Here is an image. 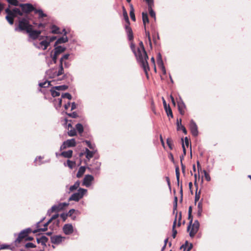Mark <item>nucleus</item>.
Wrapping results in <instances>:
<instances>
[{
    "label": "nucleus",
    "mask_w": 251,
    "mask_h": 251,
    "mask_svg": "<svg viewBox=\"0 0 251 251\" xmlns=\"http://www.w3.org/2000/svg\"><path fill=\"white\" fill-rule=\"evenodd\" d=\"M140 48L138 49L137 60L140 63L141 66L143 69L147 77L148 78V72L150 70L147 60L148 56L145 51L143 43L142 41L139 43Z\"/></svg>",
    "instance_id": "obj_1"
},
{
    "label": "nucleus",
    "mask_w": 251,
    "mask_h": 251,
    "mask_svg": "<svg viewBox=\"0 0 251 251\" xmlns=\"http://www.w3.org/2000/svg\"><path fill=\"white\" fill-rule=\"evenodd\" d=\"M123 16L127 24L125 25V29L127 34L128 38L129 41H131L133 39V33L131 27L129 26V20L127 13L124 7H123Z\"/></svg>",
    "instance_id": "obj_2"
},
{
    "label": "nucleus",
    "mask_w": 251,
    "mask_h": 251,
    "mask_svg": "<svg viewBox=\"0 0 251 251\" xmlns=\"http://www.w3.org/2000/svg\"><path fill=\"white\" fill-rule=\"evenodd\" d=\"M32 26V25L29 24V21L25 18H23L19 21V27H16L15 30L16 31H23L25 30L26 32Z\"/></svg>",
    "instance_id": "obj_3"
},
{
    "label": "nucleus",
    "mask_w": 251,
    "mask_h": 251,
    "mask_svg": "<svg viewBox=\"0 0 251 251\" xmlns=\"http://www.w3.org/2000/svg\"><path fill=\"white\" fill-rule=\"evenodd\" d=\"M200 224L198 220L194 221V223L189 225L187 227V231L189 232V235L191 237H193L199 230Z\"/></svg>",
    "instance_id": "obj_4"
},
{
    "label": "nucleus",
    "mask_w": 251,
    "mask_h": 251,
    "mask_svg": "<svg viewBox=\"0 0 251 251\" xmlns=\"http://www.w3.org/2000/svg\"><path fill=\"white\" fill-rule=\"evenodd\" d=\"M87 190L83 188H79L76 193H74L69 199V201H78L87 192Z\"/></svg>",
    "instance_id": "obj_5"
},
{
    "label": "nucleus",
    "mask_w": 251,
    "mask_h": 251,
    "mask_svg": "<svg viewBox=\"0 0 251 251\" xmlns=\"http://www.w3.org/2000/svg\"><path fill=\"white\" fill-rule=\"evenodd\" d=\"M69 205L68 203L62 202L56 205H53L50 209L48 211V214H50L54 212H58L63 210L65 207Z\"/></svg>",
    "instance_id": "obj_6"
},
{
    "label": "nucleus",
    "mask_w": 251,
    "mask_h": 251,
    "mask_svg": "<svg viewBox=\"0 0 251 251\" xmlns=\"http://www.w3.org/2000/svg\"><path fill=\"white\" fill-rule=\"evenodd\" d=\"M30 38L35 40L37 39L41 33V30H33L32 26L26 32Z\"/></svg>",
    "instance_id": "obj_7"
},
{
    "label": "nucleus",
    "mask_w": 251,
    "mask_h": 251,
    "mask_svg": "<svg viewBox=\"0 0 251 251\" xmlns=\"http://www.w3.org/2000/svg\"><path fill=\"white\" fill-rule=\"evenodd\" d=\"M190 129L191 130V132L193 136L196 137L198 135V126L196 123L194 122L193 120H191L190 121V123L189 125Z\"/></svg>",
    "instance_id": "obj_8"
},
{
    "label": "nucleus",
    "mask_w": 251,
    "mask_h": 251,
    "mask_svg": "<svg viewBox=\"0 0 251 251\" xmlns=\"http://www.w3.org/2000/svg\"><path fill=\"white\" fill-rule=\"evenodd\" d=\"M94 178L92 175H86L83 179L82 185L87 187H89L91 185L92 182L94 180Z\"/></svg>",
    "instance_id": "obj_9"
},
{
    "label": "nucleus",
    "mask_w": 251,
    "mask_h": 251,
    "mask_svg": "<svg viewBox=\"0 0 251 251\" xmlns=\"http://www.w3.org/2000/svg\"><path fill=\"white\" fill-rule=\"evenodd\" d=\"M20 6L22 10L25 13H29L35 9L33 5L30 3L20 4Z\"/></svg>",
    "instance_id": "obj_10"
},
{
    "label": "nucleus",
    "mask_w": 251,
    "mask_h": 251,
    "mask_svg": "<svg viewBox=\"0 0 251 251\" xmlns=\"http://www.w3.org/2000/svg\"><path fill=\"white\" fill-rule=\"evenodd\" d=\"M5 11L7 14L5 17L6 19L10 25H13L14 23V18L15 17L13 16L11 10L10 9L9 7H8L5 10Z\"/></svg>",
    "instance_id": "obj_11"
},
{
    "label": "nucleus",
    "mask_w": 251,
    "mask_h": 251,
    "mask_svg": "<svg viewBox=\"0 0 251 251\" xmlns=\"http://www.w3.org/2000/svg\"><path fill=\"white\" fill-rule=\"evenodd\" d=\"M177 102L178 109L180 114L181 115H184L185 113L184 110L186 108V105L180 97H179V100H177Z\"/></svg>",
    "instance_id": "obj_12"
},
{
    "label": "nucleus",
    "mask_w": 251,
    "mask_h": 251,
    "mask_svg": "<svg viewBox=\"0 0 251 251\" xmlns=\"http://www.w3.org/2000/svg\"><path fill=\"white\" fill-rule=\"evenodd\" d=\"M65 238L61 235H54L50 237L51 242L54 244H59Z\"/></svg>",
    "instance_id": "obj_13"
},
{
    "label": "nucleus",
    "mask_w": 251,
    "mask_h": 251,
    "mask_svg": "<svg viewBox=\"0 0 251 251\" xmlns=\"http://www.w3.org/2000/svg\"><path fill=\"white\" fill-rule=\"evenodd\" d=\"M50 45V42L47 40H43L41 41L39 45L34 43V45L38 49H42L43 50H45L47 49L48 47Z\"/></svg>",
    "instance_id": "obj_14"
},
{
    "label": "nucleus",
    "mask_w": 251,
    "mask_h": 251,
    "mask_svg": "<svg viewBox=\"0 0 251 251\" xmlns=\"http://www.w3.org/2000/svg\"><path fill=\"white\" fill-rule=\"evenodd\" d=\"M63 230L66 235H70L73 232V226L71 224H65L63 227Z\"/></svg>",
    "instance_id": "obj_15"
},
{
    "label": "nucleus",
    "mask_w": 251,
    "mask_h": 251,
    "mask_svg": "<svg viewBox=\"0 0 251 251\" xmlns=\"http://www.w3.org/2000/svg\"><path fill=\"white\" fill-rule=\"evenodd\" d=\"M27 236L25 233V230H22L19 234L18 238L16 239L15 242L17 243H20L22 240L25 238Z\"/></svg>",
    "instance_id": "obj_16"
},
{
    "label": "nucleus",
    "mask_w": 251,
    "mask_h": 251,
    "mask_svg": "<svg viewBox=\"0 0 251 251\" xmlns=\"http://www.w3.org/2000/svg\"><path fill=\"white\" fill-rule=\"evenodd\" d=\"M46 74L47 76L50 78H53L58 76L57 75H54L55 74H56V72L53 69L47 71Z\"/></svg>",
    "instance_id": "obj_17"
},
{
    "label": "nucleus",
    "mask_w": 251,
    "mask_h": 251,
    "mask_svg": "<svg viewBox=\"0 0 251 251\" xmlns=\"http://www.w3.org/2000/svg\"><path fill=\"white\" fill-rule=\"evenodd\" d=\"M50 223L49 222V220L45 224H44L43 228H41L39 227V228H37V229L33 230L32 232L34 233H37L40 231H45L48 229V226Z\"/></svg>",
    "instance_id": "obj_18"
},
{
    "label": "nucleus",
    "mask_w": 251,
    "mask_h": 251,
    "mask_svg": "<svg viewBox=\"0 0 251 251\" xmlns=\"http://www.w3.org/2000/svg\"><path fill=\"white\" fill-rule=\"evenodd\" d=\"M68 41V39L67 36H63L62 37L58 38L57 41L55 43L54 46H56L57 44L65 43L67 42Z\"/></svg>",
    "instance_id": "obj_19"
},
{
    "label": "nucleus",
    "mask_w": 251,
    "mask_h": 251,
    "mask_svg": "<svg viewBox=\"0 0 251 251\" xmlns=\"http://www.w3.org/2000/svg\"><path fill=\"white\" fill-rule=\"evenodd\" d=\"M66 48L61 46H57L54 48V52L59 55L66 50Z\"/></svg>",
    "instance_id": "obj_20"
},
{
    "label": "nucleus",
    "mask_w": 251,
    "mask_h": 251,
    "mask_svg": "<svg viewBox=\"0 0 251 251\" xmlns=\"http://www.w3.org/2000/svg\"><path fill=\"white\" fill-rule=\"evenodd\" d=\"M60 155L65 158H71L73 155V151L72 150H68L67 151L62 152Z\"/></svg>",
    "instance_id": "obj_21"
},
{
    "label": "nucleus",
    "mask_w": 251,
    "mask_h": 251,
    "mask_svg": "<svg viewBox=\"0 0 251 251\" xmlns=\"http://www.w3.org/2000/svg\"><path fill=\"white\" fill-rule=\"evenodd\" d=\"M48 239L45 236H42L40 238H37L38 243H40L43 246H46V243L48 242Z\"/></svg>",
    "instance_id": "obj_22"
},
{
    "label": "nucleus",
    "mask_w": 251,
    "mask_h": 251,
    "mask_svg": "<svg viewBox=\"0 0 251 251\" xmlns=\"http://www.w3.org/2000/svg\"><path fill=\"white\" fill-rule=\"evenodd\" d=\"M85 152H86V157L89 160L90 158L93 157V156H94V154L96 153V151H90L87 148H86Z\"/></svg>",
    "instance_id": "obj_23"
},
{
    "label": "nucleus",
    "mask_w": 251,
    "mask_h": 251,
    "mask_svg": "<svg viewBox=\"0 0 251 251\" xmlns=\"http://www.w3.org/2000/svg\"><path fill=\"white\" fill-rule=\"evenodd\" d=\"M68 148L75 147L76 142L75 139H69L65 141Z\"/></svg>",
    "instance_id": "obj_24"
},
{
    "label": "nucleus",
    "mask_w": 251,
    "mask_h": 251,
    "mask_svg": "<svg viewBox=\"0 0 251 251\" xmlns=\"http://www.w3.org/2000/svg\"><path fill=\"white\" fill-rule=\"evenodd\" d=\"M34 12L36 14H38V17L39 19L46 17L47 16V14L44 13L42 9H35Z\"/></svg>",
    "instance_id": "obj_25"
},
{
    "label": "nucleus",
    "mask_w": 251,
    "mask_h": 251,
    "mask_svg": "<svg viewBox=\"0 0 251 251\" xmlns=\"http://www.w3.org/2000/svg\"><path fill=\"white\" fill-rule=\"evenodd\" d=\"M142 15L143 22L144 25L145 29H146V24L149 22L148 14L147 13L143 12Z\"/></svg>",
    "instance_id": "obj_26"
},
{
    "label": "nucleus",
    "mask_w": 251,
    "mask_h": 251,
    "mask_svg": "<svg viewBox=\"0 0 251 251\" xmlns=\"http://www.w3.org/2000/svg\"><path fill=\"white\" fill-rule=\"evenodd\" d=\"M51 33L53 34H62V33L59 31V28L55 25L51 26Z\"/></svg>",
    "instance_id": "obj_27"
},
{
    "label": "nucleus",
    "mask_w": 251,
    "mask_h": 251,
    "mask_svg": "<svg viewBox=\"0 0 251 251\" xmlns=\"http://www.w3.org/2000/svg\"><path fill=\"white\" fill-rule=\"evenodd\" d=\"M85 171V167H83V166L80 167L79 168L78 171L77 173L76 176L78 178L80 177L83 175Z\"/></svg>",
    "instance_id": "obj_28"
},
{
    "label": "nucleus",
    "mask_w": 251,
    "mask_h": 251,
    "mask_svg": "<svg viewBox=\"0 0 251 251\" xmlns=\"http://www.w3.org/2000/svg\"><path fill=\"white\" fill-rule=\"evenodd\" d=\"M79 185H80V181L78 180L76 181L73 185L71 186L70 187V188H69L70 191L73 192V191L75 190L79 187Z\"/></svg>",
    "instance_id": "obj_29"
},
{
    "label": "nucleus",
    "mask_w": 251,
    "mask_h": 251,
    "mask_svg": "<svg viewBox=\"0 0 251 251\" xmlns=\"http://www.w3.org/2000/svg\"><path fill=\"white\" fill-rule=\"evenodd\" d=\"M13 16L15 17L17 15L22 16L23 15L22 12L20 11L19 8H15L11 10Z\"/></svg>",
    "instance_id": "obj_30"
},
{
    "label": "nucleus",
    "mask_w": 251,
    "mask_h": 251,
    "mask_svg": "<svg viewBox=\"0 0 251 251\" xmlns=\"http://www.w3.org/2000/svg\"><path fill=\"white\" fill-rule=\"evenodd\" d=\"M54 104L56 109H58L61 106L62 99L61 98H59L58 100H55L54 101Z\"/></svg>",
    "instance_id": "obj_31"
},
{
    "label": "nucleus",
    "mask_w": 251,
    "mask_h": 251,
    "mask_svg": "<svg viewBox=\"0 0 251 251\" xmlns=\"http://www.w3.org/2000/svg\"><path fill=\"white\" fill-rule=\"evenodd\" d=\"M64 73V69L63 67V63L62 62H60L59 66V70L58 72H56V74H55L54 75H57V76H59L62 75Z\"/></svg>",
    "instance_id": "obj_32"
},
{
    "label": "nucleus",
    "mask_w": 251,
    "mask_h": 251,
    "mask_svg": "<svg viewBox=\"0 0 251 251\" xmlns=\"http://www.w3.org/2000/svg\"><path fill=\"white\" fill-rule=\"evenodd\" d=\"M130 16L131 17V20H133V21H135L136 19H135V14H134V10L133 6L132 4H131L130 6Z\"/></svg>",
    "instance_id": "obj_33"
},
{
    "label": "nucleus",
    "mask_w": 251,
    "mask_h": 251,
    "mask_svg": "<svg viewBox=\"0 0 251 251\" xmlns=\"http://www.w3.org/2000/svg\"><path fill=\"white\" fill-rule=\"evenodd\" d=\"M58 55V54H56V53H55L53 51H52L50 52V57L52 58V60L54 64L56 63Z\"/></svg>",
    "instance_id": "obj_34"
},
{
    "label": "nucleus",
    "mask_w": 251,
    "mask_h": 251,
    "mask_svg": "<svg viewBox=\"0 0 251 251\" xmlns=\"http://www.w3.org/2000/svg\"><path fill=\"white\" fill-rule=\"evenodd\" d=\"M192 206H189L188 209V219L190 220V224H192L193 218L192 216Z\"/></svg>",
    "instance_id": "obj_35"
},
{
    "label": "nucleus",
    "mask_w": 251,
    "mask_h": 251,
    "mask_svg": "<svg viewBox=\"0 0 251 251\" xmlns=\"http://www.w3.org/2000/svg\"><path fill=\"white\" fill-rule=\"evenodd\" d=\"M75 128L76 130L78 131L79 133L81 134L83 131V126L81 124H77L75 126Z\"/></svg>",
    "instance_id": "obj_36"
},
{
    "label": "nucleus",
    "mask_w": 251,
    "mask_h": 251,
    "mask_svg": "<svg viewBox=\"0 0 251 251\" xmlns=\"http://www.w3.org/2000/svg\"><path fill=\"white\" fill-rule=\"evenodd\" d=\"M51 81H45L44 82H41L39 83V86L41 87L46 88L48 87L49 85H50Z\"/></svg>",
    "instance_id": "obj_37"
},
{
    "label": "nucleus",
    "mask_w": 251,
    "mask_h": 251,
    "mask_svg": "<svg viewBox=\"0 0 251 251\" xmlns=\"http://www.w3.org/2000/svg\"><path fill=\"white\" fill-rule=\"evenodd\" d=\"M54 88L55 90H57L58 91H64L66 90L68 88V86L65 85H60V86H57L54 87Z\"/></svg>",
    "instance_id": "obj_38"
},
{
    "label": "nucleus",
    "mask_w": 251,
    "mask_h": 251,
    "mask_svg": "<svg viewBox=\"0 0 251 251\" xmlns=\"http://www.w3.org/2000/svg\"><path fill=\"white\" fill-rule=\"evenodd\" d=\"M175 171H176V177L177 184H178V186H179V175H180V174H179V170L178 167H176V168Z\"/></svg>",
    "instance_id": "obj_39"
},
{
    "label": "nucleus",
    "mask_w": 251,
    "mask_h": 251,
    "mask_svg": "<svg viewBox=\"0 0 251 251\" xmlns=\"http://www.w3.org/2000/svg\"><path fill=\"white\" fill-rule=\"evenodd\" d=\"M165 111L168 116H170L171 118L173 117V113L169 105H168V108L165 109Z\"/></svg>",
    "instance_id": "obj_40"
},
{
    "label": "nucleus",
    "mask_w": 251,
    "mask_h": 251,
    "mask_svg": "<svg viewBox=\"0 0 251 251\" xmlns=\"http://www.w3.org/2000/svg\"><path fill=\"white\" fill-rule=\"evenodd\" d=\"M67 166L70 169H73L75 167V162L70 161V160H68L67 161Z\"/></svg>",
    "instance_id": "obj_41"
},
{
    "label": "nucleus",
    "mask_w": 251,
    "mask_h": 251,
    "mask_svg": "<svg viewBox=\"0 0 251 251\" xmlns=\"http://www.w3.org/2000/svg\"><path fill=\"white\" fill-rule=\"evenodd\" d=\"M50 92L52 96L53 97H57L60 95V93L56 91L54 88L50 90Z\"/></svg>",
    "instance_id": "obj_42"
},
{
    "label": "nucleus",
    "mask_w": 251,
    "mask_h": 251,
    "mask_svg": "<svg viewBox=\"0 0 251 251\" xmlns=\"http://www.w3.org/2000/svg\"><path fill=\"white\" fill-rule=\"evenodd\" d=\"M167 144L169 146L170 149L172 150L173 146V142L171 138H168L167 139Z\"/></svg>",
    "instance_id": "obj_43"
},
{
    "label": "nucleus",
    "mask_w": 251,
    "mask_h": 251,
    "mask_svg": "<svg viewBox=\"0 0 251 251\" xmlns=\"http://www.w3.org/2000/svg\"><path fill=\"white\" fill-rule=\"evenodd\" d=\"M11 5L17 6L19 4L18 1L17 0H6Z\"/></svg>",
    "instance_id": "obj_44"
},
{
    "label": "nucleus",
    "mask_w": 251,
    "mask_h": 251,
    "mask_svg": "<svg viewBox=\"0 0 251 251\" xmlns=\"http://www.w3.org/2000/svg\"><path fill=\"white\" fill-rule=\"evenodd\" d=\"M130 48L133 53H134L135 55L136 56V58H137L138 57V51H136L135 50V45L131 43L130 44Z\"/></svg>",
    "instance_id": "obj_45"
},
{
    "label": "nucleus",
    "mask_w": 251,
    "mask_h": 251,
    "mask_svg": "<svg viewBox=\"0 0 251 251\" xmlns=\"http://www.w3.org/2000/svg\"><path fill=\"white\" fill-rule=\"evenodd\" d=\"M68 133L69 136H74L76 134L75 129V128H73V129H71V130H70L68 131Z\"/></svg>",
    "instance_id": "obj_46"
},
{
    "label": "nucleus",
    "mask_w": 251,
    "mask_h": 251,
    "mask_svg": "<svg viewBox=\"0 0 251 251\" xmlns=\"http://www.w3.org/2000/svg\"><path fill=\"white\" fill-rule=\"evenodd\" d=\"M70 56L69 54H65L62 56V57L60 59V62H62L63 64V62L65 60H67L68 59Z\"/></svg>",
    "instance_id": "obj_47"
},
{
    "label": "nucleus",
    "mask_w": 251,
    "mask_h": 251,
    "mask_svg": "<svg viewBox=\"0 0 251 251\" xmlns=\"http://www.w3.org/2000/svg\"><path fill=\"white\" fill-rule=\"evenodd\" d=\"M61 97L63 98H67L68 100H71L72 99L71 95L68 93L63 94L61 96Z\"/></svg>",
    "instance_id": "obj_48"
},
{
    "label": "nucleus",
    "mask_w": 251,
    "mask_h": 251,
    "mask_svg": "<svg viewBox=\"0 0 251 251\" xmlns=\"http://www.w3.org/2000/svg\"><path fill=\"white\" fill-rule=\"evenodd\" d=\"M85 142H86L87 145L89 147V148L90 149H92V151H95L94 150V149H95V145H94L92 144L91 143V142L90 141H85Z\"/></svg>",
    "instance_id": "obj_49"
},
{
    "label": "nucleus",
    "mask_w": 251,
    "mask_h": 251,
    "mask_svg": "<svg viewBox=\"0 0 251 251\" xmlns=\"http://www.w3.org/2000/svg\"><path fill=\"white\" fill-rule=\"evenodd\" d=\"M203 172L206 180L208 181H209L211 180V178L209 175L207 173V172L205 170H203Z\"/></svg>",
    "instance_id": "obj_50"
},
{
    "label": "nucleus",
    "mask_w": 251,
    "mask_h": 251,
    "mask_svg": "<svg viewBox=\"0 0 251 251\" xmlns=\"http://www.w3.org/2000/svg\"><path fill=\"white\" fill-rule=\"evenodd\" d=\"M157 63L158 67L161 68L162 67H164L163 62L162 59H157Z\"/></svg>",
    "instance_id": "obj_51"
},
{
    "label": "nucleus",
    "mask_w": 251,
    "mask_h": 251,
    "mask_svg": "<svg viewBox=\"0 0 251 251\" xmlns=\"http://www.w3.org/2000/svg\"><path fill=\"white\" fill-rule=\"evenodd\" d=\"M149 13H150V16L153 18L155 20L156 19V17H155V12L153 11V10L152 9V8H151V9L149 10Z\"/></svg>",
    "instance_id": "obj_52"
},
{
    "label": "nucleus",
    "mask_w": 251,
    "mask_h": 251,
    "mask_svg": "<svg viewBox=\"0 0 251 251\" xmlns=\"http://www.w3.org/2000/svg\"><path fill=\"white\" fill-rule=\"evenodd\" d=\"M42 158H43L41 156H39L38 157L36 158L35 159V161H34L36 165H39L41 164L42 163L40 162V160Z\"/></svg>",
    "instance_id": "obj_53"
},
{
    "label": "nucleus",
    "mask_w": 251,
    "mask_h": 251,
    "mask_svg": "<svg viewBox=\"0 0 251 251\" xmlns=\"http://www.w3.org/2000/svg\"><path fill=\"white\" fill-rule=\"evenodd\" d=\"M181 140L182 141V147L183 148V155L182 156V157H180V159H181V160H182V158H183V156L186 155V148L185 147V145L184 144L183 140V139H182Z\"/></svg>",
    "instance_id": "obj_54"
},
{
    "label": "nucleus",
    "mask_w": 251,
    "mask_h": 251,
    "mask_svg": "<svg viewBox=\"0 0 251 251\" xmlns=\"http://www.w3.org/2000/svg\"><path fill=\"white\" fill-rule=\"evenodd\" d=\"M25 247L26 248H35L36 246L32 243H27L25 244Z\"/></svg>",
    "instance_id": "obj_55"
},
{
    "label": "nucleus",
    "mask_w": 251,
    "mask_h": 251,
    "mask_svg": "<svg viewBox=\"0 0 251 251\" xmlns=\"http://www.w3.org/2000/svg\"><path fill=\"white\" fill-rule=\"evenodd\" d=\"M146 35L148 37V41L151 47V39L150 35V32L146 30Z\"/></svg>",
    "instance_id": "obj_56"
},
{
    "label": "nucleus",
    "mask_w": 251,
    "mask_h": 251,
    "mask_svg": "<svg viewBox=\"0 0 251 251\" xmlns=\"http://www.w3.org/2000/svg\"><path fill=\"white\" fill-rule=\"evenodd\" d=\"M187 246H188V243L187 241H186L185 244L184 245H182L180 247V249L183 250V251H186L187 249Z\"/></svg>",
    "instance_id": "obj_57"
},
{
    "label": "nucleus",
    "mask_w": 251,
    "mask_h": 251,
    "mask_svg": "<svg viewBox=\"0 0 251 251\" xmlns=\"http://www.w3.org/2000/svg\"><path fill=\"white\" fill-rule=\"evenodd\" d=\"M176 125H177V130H180L181 129V126H182L181 124V119H180L179 121H178V120H177Z\"/></svg>",
    "instance_id": "obj_58"
},
{
    "label": "nucleus",
    "mask_w": 251,
    "mask_h": 251,
    "mask_svg": "<svg viewBox=\"0 0 251 251\" xmlns=\"http://www.w3.org/2000/svg\"><path fill=\"white\" fill-rule=\"evenodd\" d=\"M177 198L176 197H175V201H174V213H175V210H176L177 208Z\"/></svg>",
    "instance_id": "obj_59"
},
{
    "label": "nucleus",
    "mask_w": 251,
    "mask_h": 251,
    "mask_svg": "<svg viewBox=\"0 0 251 251\" xmlns=\"http://www.w3.org/2000/svg\"><path fill=\"white\" fill-rule=\"evenodd\" d=\"M147 2L148 3L149 10L151 9V8H152V7L153 6V0L147 1Z\"/></svg>",
    "instance_id": "obj_60"
},
{
    "label": "nucleus",
    "mask_w": 251,
    "mask_h": 251,
    "mask_svg": "<svg viewBox=\"0 0 251 251\" xmlns=\"http://www.w3.org/2000/svg\"><path fill=\"white\" fill-rule=\"evenodd\" d=\"M200 198V192L198 194L196 192L195 197V203L198 201Z\"/></svg>",
    "instance_id": "obj_61"
},
{
    "label": "nucleus",
    "mask_w": 251,
    "mask_h": 251,
    "mask_svg": "<svg viewBox=\"0 0 251 251\" xmlns=\"http://www.w3.org/2000/svg\"><path fill=\"white\" fill-rule=\"evenodd\" d=\"M67 148H68V147L67 146L66 143L65 142V141H64L62 145L61 146V147L60 148V150L61 151V150H64V149H65Z\"/></svg>",
    "instance_id": "obj_62"
},
{
    "label": "nucleus",
    "mask_w": 251,
    "mask_h": 251,
    "mask_svg": "<svg viewBox=\"0 0 251 251\" xmlns=\"http://www.w3.org/2000/svg\"><path fill=\"white\" fill-rule=\"evenodd\" d=\"M59 216V215L58 214H55L53 215L51 218L49 220V222H51L52 220L56 219Z\"/></svg>",
    "instance_id": "obj_63"
},
{
    "label": "nucleus",
    "mask_w": 251,
    "mask_h": 251,
    "mask_svg": "<svg viewBox=\"0 0 251 251\" xmlns=\"http://www.w3.org/2000/svg\"><path fill=\"white\" fill-rule=\"evenodd\" d=\"M184 145H186L187 147L189 146V141L188 137H186L184 139Z\"/></svg>",
    "instance_id": "obj_64"
}]
</instances>
